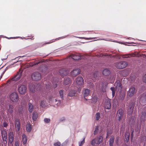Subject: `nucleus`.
<instances>
[{
  "mask_svg": "<svg viewBox=\"0 0 146 146\" xmlns=\"http://www.w3.org/2000/svg\"><path fill=\"white\" fill-rule=\"evenodd\" d=\"M22 72V70L20 69L19 71L17 72V74L10 79L8 80L7 81V82L10 83L12 81L18 80L20 79L21 76Z\"/></svg>",
  "mask_w": 146,
  "mask_h": 146,
  "instance_id": "obj_1",
  "label": "nucleus"
},
{
  "mask_svg": "<svg viewBox=\"0 0 146 146\" xmlns=\"http://www.w3.org/2000/svg\"><path fill=\"white\" fill-rule=\"evenodd\" d=\"M127 65V62L120 61L117 62L115 64V66L118 69H121L126 67Z\"/></svg>",
  "mask_w": 146,
  "mask_h": 146,
  "instance_id": "obj_2",
  "label": "nucleus"
},
{
  "mask_svg": "<svg viewBox=\"0 0 146 146\" xmlns=\"http://www.w3.org/2000/svg\"><path fill=\"white\" fill-rule=\"evenodd\" d=\"M32 79L35 81H38L40 80L41 78V74L38 72H34L32 75Z\"/></svg>",
  "mask_w": 146,
  "mask_h": 146,
  "instance_id": "obj_3",
  "label": "nucleus"
},
{
  "mask_svg": "<svg viewBox=\"0 0 146 146\" xmlns=\"http://www.w3.org/2000/svg\"><path fill=\"white\" fill-rule=\"evenodd\" d=\"M11 100L13 102H17L19 100V97L17 93L14 92L12 93L9 96Z\"/></svg>",
  "mask_w": 146,
  "mask_h": 146,
  "instance_id": "obj_4",
  "label": "nucleus"
},
{
  "mask_svg": "<svg viewBox=\"0 0 146 146\" xmlns=\"http://www.w3.org/2000/svg\"><path fill=\"white\" fill-rule=\"evenodd\" d=\"M103 138L102 136H100L99 137L94 139L92 141L91 144L93 145H95V144L99 145L102 142Z\"/></svg>",
  "mask_w": 146,
  "mask_h": 146,
  "instance_id": "obj_5",
  "label": "nucleus"
},
{
  "mask_svg": "<svg viewBox=\"0 0 146 146\" xmlns=\"http://www.w3.org/2000/svg\"><path fill=\"white\" fill-rule=\"evenodd\" d=\"M123 110L121 108L118 110L117 113V120L119 121H120L122 118L123 115Z\"/></svg>",
  "mask_w": 146,
  "mask_h": 146,
  "instance_id": "obj_6",
  "label": "nucleus"
},
{
  "mask_svg": "<svg viewBox=\"0 0 146 146\" xmlns=\"http://www.w3.org/2000/svg\"><path fill=\"white\" fill-rule=\"evenodd\" d=\"M14 133L13 132H10L8 134V143L12 144L14 140Z\"/></svg>",
  "mask_w": 146,
  "mask_h": 146,
  "instance_id": "obj_7",
  "label": "nucleus"
},
{
  "mask_svg": "<svg viewBox=\"0 0 146 146\" xmlns=\"http://www.w3.org/2000/svg\"><path fill=\"white\" fill-rule=\"evenodd\" d=\"M136 91L134 87L131 86L127 92V95L129 97H132L136 93Z\"/></svg>",
  "mask_w": 146,
  "mask_h": 146,
  "instance_id": "obj_8",
  "label": "nucleus"
},
{
  "mask_svg": "<svg viewBox=\"0 0 146 146\" xmlns=\"http://www.w3.org/2000/svg\"><path fill=\"white\" fill-rule=\"evenodd\" d=\"M27 88L26 86L22 85L19 86L18 88V91L21 94H24L25 93Z\"/></svg>",
  "mask_w": 146,
  "mask_h": 146,
  "instance_id": "obj_9",
  "label": "nucleus"
},
{
  "mask_svg": "<svg viewBox=\"0 0 146 146\" xmlns=\"http://www.w3.org/2000/svg\"><path fill=\"white\" fill-rule=\"evenodd\" d=\"M69 57L71 58H72L75 60H78L82 58V56L79 54H71L70 55Z\"/></svg>",
  "mask_w": 146,
  "mask_h": 146,
  "instance_id": "obj_10",
  "label": "nucleus"
},
{
  "mask_svg": "<svg viewBox=\"0 0 146 146\" xmlns=\"http://www.w3.org/2000/svg\"><path fill=\"white\" fill-rule=\"evenodd\" d=\"M15 127L16 131H19L20 129V123L19 120L18 119H16L15 121Z\"/></svg>",
  "mask_w": 146,
  "mask_h": 146,
  "instance_id": "obj_11",
  "label": "nucleus"
},
{
  "mask_svg": "<svg viewBox=\"0 0 146 146\" xmlns=\"http://www.w3.org/2000/svg\"><path fill=\"white\" fill-rule=\"evenodd\" d=\"M14 110V106L13 105L9 104V105L8 108L7 109V115L12 116Z\"/></svg>",
  "mask_w": 146,
  "mask_h": 146,
  "instance_id": "obj_12",
  "label": "nucleus"
},
{
  "mask_svg": "<svg viewBox=\"0 0 146 146\" xmlns=\"http://www.w3.org/2000/svg\"><path fill=\"white\" fill-rule=\"evenodd\" d=\"M134 107V105L133 103H131L128 106L127 113L128 115H131L132 113Z\"/></svg>",
  "mask_w": 146,
  "mask_h": 146,
  "instance_id": "obj_13",
  "label": "nucleus"
},
{
  "mask_svg": "<svg viewBox=\"0 0 146 146\" xmlns=\"http://www.w3.org/2000/svg\"><path fill=\"white\" fill-rule=\"evenodd\" d=\"M76 83L79 86H82L84 83V80L81 77H78L76 79Z\"/></svg>",
  "mask_w": 146,
  "mask_h": 146,
  "instance_id": "obj_14",
  "label": "nucleus"
},
{
  "mask_svg": "<svg viewBox=\"0 0 146 146\" xmlns=\"http://www.w3.org/2000/svg\"><path fill=\"white\" fill-rule=\"evenodd\" d=\"M80 71L79 69L77 68L73 70L71 72V75L73 77H75L79 74Z\"/></svg>",
  "mask_w": 146,
  "mask_h": 146,
  "instance_id": "obj_15",
  "label": "nucleus"
},
{
  "mask_svg": "<svg viewBox=\"0 0 146 146\" xmlns=\"http://www.w3.org/2000/svg\"><path fill=\"white\" fill-rule=\"evenodd\" d=\"M104 108L107 109H110L111 107V104L110 103V100H105L104 105Z\"/></svg>",
  "mask_w": 146,
  "mask_h": 146,
  "instance_id": "obj_16",
  "label": "nucleus"
},
{
  "mask_svg": "<svg viewBox=\"0 0 146 146\" xmlns=\"http://www.w3.org/2000/svg\"><path fill=\"white\" fill-rule=\"evenodd\" d=\"M59 72L62 76L66 75L68 73V71L66 68H62L60 69Z\"/></svg>",
  "mask_w": 146,
  "mask_h": 146,
  "instance_id": "obj_17",
  "label": "nucleus"
},
{
  "mask_svg": "<svg viewBox=\"0 0 146 146\" xmlns=\"http://www.w3.org/2000/svg\"><path fill=\"white\" fill-rule=\"evenodd\" d=\"M140 101L144 104H146V93L143 94L140 98Z\"/></svg>",
  "mask_w": 146,
  "mask_h": 146,
  "instance_id": "obj_18",
  "label": "nucleus"
},
{
  "mask_svg": "<svg viewBox=\"0 0 146 146\" xmlns=\"http://www.w3.org/2000/svg\"><path fill=\"white\" fill-rule=\"evenodd\" d=\"M90 90L89 89H86L85 88L84 89L83 91V96L84 99L87 100V99L86 98V97L88 96L90 94Z\"/></svg>",
  "mask_w": 146,
  "mask_h": 146,
  "instance_id": "obj_19",
  "label": "nucleus"
},
{
  "mask_svg": "<svg viewBox=\"0 0 146 146\" xmlns=\"http://www.w3.org/2000/svg\"><path fill=\"white\" fill-rule=\"evenodd\" d=\"M115 86L116 89H117L118 90H121V84L120 81H117L115 83Z\"/></svg>",
  "mask_w": 146,
  "mask_h": 146,
  "instance_id": "obj_20",
  "label": "nucleus"
},
{
  "mask_svg": "<svg viewBox=\"0 0 146 146\" xmlns=\"http://www.w3.org/2000/svg\"><path fill=\"white\" fill-rule=\"evenodd\" d=\"M35 86L32 84L29 85V88L30 91L33 92H34L35 90Z\"/></svg>",
  "mask_w": 146,
  "mask_h": 146,
  "instance_id": "obj_21",
  "label": "nucleus"
},
{
  "mask_svg": "<svg viewBox=\"0 0 146 146\" xmlns=\"http://www.w3.org/2000/svg\"><path fill=\"white\" fill-rule=\"evenodd\" d=\"M125 141L126 142H127L129 140L130 133L128 132H126L125 134Z\"/></svg>",
  "mask_w": 146,
  "mask_h": 146,
  "instance_id": "obj_22",
  "label": "nucleus"
},
{
  "mask_svg": "<svg viewBox=\"0 0 146 146\" xmlns=\"http://www.w3.org/2000/svg\"><path fill=\"white\" fill-rule=\"evenodd\" d=\"M38 117L37 113L36 112H34L32 113V119L33 121H36Z\"/></svg>",
  "mask_w": 146,
  "mask_h": 146,
  "instance_id": "obj_23",
  "label": "nucleus"
},
{
  "mask_svg": "<svg viewBox=\"0 0 146 146\" xmlns=\"http://www.w3.org/2000/svg\"><path fill=\"white\" fill-rule=\"evenodd\" d=\"M102 73L104 75L107 76L110 74V71L109 70L105 69L103 71Z\"/></svg>",
  "mask_w": 146,
  "mask_h": 146,
  "instance_id": "obj_24",
  "label": "nucleus"
},
{
  "mask_svg": "<svg viewBox=\"0 0 146 146\" xmlns=\"http://www.w3.org/2000/svg\"><path fill=\"white\" fill-rule=\"evenodd\" d=\"M114 137L112 136H111L110 139L109 141V144L110 146H113L114 142Z\"/></svg>",
  "mask_w": 146,
  "mask_h": 146,
  "instance_id": "obj_25",
  "label": "nucleus"
},
{
  "mask_svg": "<svg viewBox=\"0 0 146 146\" xmlns=\"http://www.w3.org/2000/svg\"><path fill=\"white\" fill-rule=\"evenodd\" d=\"M72 82V80L69 78H66L64 82V84L65 85H67L70 84Z\"/></svg>",
  "mask_w": 146,
  "mask_h": 146,
  "instance_id": "obj_26",
  "label": "nucleus"
},
{
  "mask_svg": "<svg viewBox=\"0 0 146 146\" xmlns=\"http://www.w3.org/2000/svg\"><path fill=\"white\" fill-rule=\"evenodd\" d=\"M22 140L23 143L24 144L27 143V137L25 134L22 135Z\"/></svg>",
  "mask_w": 146,
  "mask_h": 146,
  "instance_id": "obj_27",
  "label": "nucleus"
},
{
  "mask_svg": "<svg viewBox=\"0 0 146 146\" xmlns=\"http://www.w3.org/2000/svg\"><path fill=\"white\" fill-rule=\"evenodd\" d=\"M146 112L145 111L143 112L141 117V121L142 122L143 121L145 120L146 119L145 116Z\"/></svg>",
  "mask_w": 146,
  "mask_h": 146,
  "instance_id": "obj_28",
  "label": "nucleus"
},
{
  "mask_svg": "<svg viewBox=\"0 0 146 146\" xmlns=\"http://www.w3.org/2000/svg\"><path fill=\"white\" fill-rule=\"evenodd\" d=\"M76 93V91L74 90H72L69 93L68 95L69 96L72 97L75 96Z\"/></svg>",
  "mask_w": 146,
  "mask_h": 146,
  "instance_id": "obj_29",
  "label": "nucleus"
},
{
  "mask_svg": "<svg viewBox=\"0 0 146 146\" xmlns=\"http://www.w3.org/2000/svg\"><path fill=\"white\" fill-rule=\"evenodd\" d=\"M26 129L28 132H31L32 129L31 125L30 124H28L26 126Z\"/></svg>",
  "mask_w": 146,
  "mask_h": 146,
  "instance_id": "obj_30",
  "label": "nucleus"
},
{
  "mask_svg": "<svg viewBox=\"0 0 146 146\" xmlns=\"http://www.w3.org/2000/svg\"><path fill=\"white\" fill-rule=\"evenodd\" d=\"M28 105L29 111L31 113L33 109V106L32 104L30 103H29Z\"/></svg>",
  "mask_w": 146,
  "mask_h": 146,
  "instance_id": "obj_31",
  "label": "nucleus"
},
{
  "mask_svg": "<svg viewBox=\"0 0 146 146\" xmlns=\"http://www.w3.org/2000/svg\"><path fill=\"white\" fill-rule=\"evenodd\" d=\"M1 134L2 137H7V133L5 130H3L1 131Z\"/></svg>",
  "mask_w": 146,
  "mask_h": 146,
  "instance_id": "obj_32",
  "label": "nucleus"
},
{
  "mask_svg": "<svg viewBox=\"0 0 146 146\" xmlns=\"http://www.w3.org/2000/svg\"><path fill=\"white\" fill-rule=\"evenodd\" d=\"M98 100V98L96 96H93L91 99V102L92 103H95Z\"/></svg>",
  "mask_w": 146,
  "mask_h": 146,
  "instance_id": "obj_33",
  "label": "nucleus"
},
{
  "mask_svg": "<svg viewBox=\"0 0 146 146\" xmlns=\"http://www.w3.org/2000/svg\"><path fill=\"white\" fill-rule=\"evenodd\" d=\"M51 83H48L47 84H46V91H49L50 90V89H51Z\"/></svg>",
  "mask_w": 146,
  "mask_h": 146,
  "instance_id": "obj_34",
  "label": "nucleus"
},
{
  "mask_svg": "<svg viewBox=\"0 0 146 146\" xmlns=\"http://www.w3.org/2000/svg\"><path fill=\"white\" fill-rule=\"evenodd\" d=\"M45 102V101L44 100L42 101L41 102L40 106L42 108H44L46 106Z\"/></svg>",
  "mask_w": 146,
  "mask_h": 146,
  "instance_id": "obj_35",
  "label": "nucleus"
},
{
  "mask_svg": "<svg viewBox=\"0 0 146 146\" xmlns=\"http://www.w3.org/2000/svg\"><path fill=\"white\" fill-rule=\"evenodd\" d=\"M100 117V114L99 113H97L96 114V119L97 121L99 120Z\"/></svg>",
  "mask_w": 146,
  "mask_h": 146,
  "instance_id": "obj_36",
  "label": "nucleus"
},
{
  "mask_svg": "<svg viewBox=\"0 0 146 146\" xmlns=\"http://www.w3.org/2000/svg\"><path fill=\"white\" fill-rule=\"evenodd\" d=\"M99 127L98 126H96L95 127V130L94 131V134L96 135L98 133L99 131Z\"/></svg>",
  "mask_w": 146,
  "mask_h": 146,
  "instance_id": "obj_37",
  "label": "nucleus"
},
{
  "mask_svg": "<svg viewBox=\"0 0 146 146\" xmlns=\"http://www.w3.org/2000/svg\"><path fill=\"white\" fill-rule=\"evenodd\" d=\"M59 94L60 97L63 99V90H60L59 92Z\"/></svg>",
  "mask_w": 146,
  "mask_h": 146,
  "instance_id": "obj_38",
  "label": "nucleus"
},
{
  "mask_svg": "<svg viewBox=\"0 0 146 146\" xmlns=\"http://www.w3.org/2000/svg\"><path fill=\"white\" fill-rule=\"evenodd\" d=\"M85 142V138L83 140L79 142V146H82Z\"/></svg>",
  "mask_w": 146,
  "mask_h": 146,
  "instance_id": "obj_39",
  "label": "nucleus"
},
{
  "mask_svg": "<svg viewBox=\"0 0 146 146\" xmlns=\"http://www.w3.org/2000/svg\"><path fill=\"white\" fill-rule=\"evenodd\" d=\"M54 146H60L61 144L59 141L55 143L54 144Z\"/></svg>",
  "mask_w": 146,
  "mask_h": 146,
  "instance_id": "obj_40",
  "label": "nucleus"
},
{
  "mask_svg": "<svg viewBox=\"0 0 146 146\" xmlns=\"http://www.w3.org/2000/svg\"><path fill=\"white\" fill-rule=\"evenodd\" d=\"M132 131V132L131 133V139H132L133 138V132H134V129H132L131 130Z\"/></svg>",
  "mask_w": 146,
  "mask_h": 146,
  "instance_id": "obj_41",
  "label": "nucleus"
},
{
  "mask_svg": "<svg viewBox=\"0 0 146 146\" xmlns=\"http://www.w3.org/2000/svg\"><path fill=\"white\" fill-rule=\"evenodd\" d=\"M98 72H95L94 74V77L95 78H96L97 77L98 75Z\"/></svg>",
  "mask_w": 146,
  "mask_h": 146,
  "instance_id": "obj_42",
  "label": "nucleus"
},
{
  "mask_svg": "<svg viewBox=\"0 0 146 146\" xmlns=\"http://www.w3.org/2000/svg\"><path fill=\"white\" fill-rule=\"evenodd\" d=\"M44 121L46 123H48L50 121V119L48 118H45L44 119Z\"/></svg>",
  "mask_w": 146,
  "mask_h": 146,
  "instance_id": "obj_43",
  "label": "nucleus"
},
{
  "mask_svg": "<svg viewBox=\"0 0 146 146\" xmlns=\"http://www.w3.org/2000/svg\"><path fill=\"white\" fill-rule=\"evenodd\" d=\"M143 82L146 83V74L143 77Z\"/></svg>",
  "mask_w": 146,
  "mask_h": 146,
  "instance_id": "obj_44",
  "label": "nucleus"
},
{
  "mask_svg": "<svg viewBox=\"0 0 146 146\" xmlns=\"http://www.w3.org/2000/svg\"><path fill=\"white\" fill-rule=\"evenodd\" d=\"M8 126V124L6 122H4L3 123V127H6Z\"/></svg>",
  "mask_w": 146,
  "mask_h": 146,
  "instance_id": "obj_45",
  "label": "nucleus"
},
{
  "mask_svg": "<svg viewBox=\"0 0 146 146\" xmlns=\"http://www.w3.org/2000/svg\"><path fill=\"white\" fill-rule=\"evenodd\" d=\"M3 141H7V137H2Z\"/></svg>",
  "mask_w": 146,
  "mask_h": 146,
  "instance_id": "obj_46",
  "label": "nucleus"
},
{
  "mask_svg": "<svg viewBox=\"0 0 146 146\" xmlns=\"http://www.w3.org/2000/svg\"><path fill=\"white\" fill-rule=\"evenodd\" d=\"M108 84V83L107 82H104V83H103V84L102 85V86L103 87L104 86V85H105V86H106Z\"/></svg>",
  "mask_w": 146,
  "mask_h": 146,
  "instance_id": "obj_47",
  "label": "nucleus"
},
{
  "mask_svg": "<svg viewBox=\"0 0 146 146\" xmlns=\"http://www.w3.org/2000/svg\"><path fill=\"white\" fill-rule=\"evenodd\" d=\"M110 89L112 91V92H115V88L114 87H111Z\"/></svg>",
  "mask_w": 146,
  "mask_h": 146,
  "instance_id": "obj_48",
  "label": "nucleus"
},
{
  "mask_svg": "<svg viewBox=\"0 0 146 146\" xmlns=\"http://www.w3.org/2000/svg\"><path fill=\"white\" fill-rule=\"evenodd\" d=\"M7 141H4V145L6 146L7 143Z\"/></svg>",
  "mask_w": 146,
  "mask_h": 146,
  "instance_id": "obj_49",
  "label": "nucleus"
},
{
  "mask_svg": "<svg viewBox=\"0 0 146 146\" xmlns=\"http://www.w3.org/2000/svg\"><path fill=\"white\" fill-rule=\"evenodd\" d=\"M115 92H112V95L113 97H114V96H115Z\"/></svg>",
  "mask_w": 146,
  "mask_h": 146,
  "instance_id": "obj_50",
  "label": "nucleus"
},
{
  "mask_svg": "<svg viewBox=\"0 0 146 146\" xmlns=\"http://www.w3.org/2000/svg\"><path fill=\"white\" fill-rule=\"evenodd\" d=\"M121 131H124V128L123 127H121L120 129Z\"/></svg>",
  "mask_w": 146,
  "mask_h": 146,
  "instance_id": "obj_51",
  "label": "nucleus"
},
{
  "mask_svg": "<svg viewBox=\"0 0 146 146\" xmlns=\"http://www.w3.org/2000/svg\"><path fill=\"white\" fill-rule=\"evenodd\" d=\"M130 79L131 81H134L135 80V78H133L131 77Z\"/></svg>",
  "mask_w": 146,
  "mask_h": 146,
  "instance_id": "obj_52",
  "label": "nucleus"
},
{
  "mask_svg": "<svg viewBox=\"0 0 146 146\" xmlns=\"http://www.w3.org/2000/svg\"><path fill=\"white\" fill-rule=\"evenodd\" d=\"M128 55H130V56H135V54H132V55H131V54H129V55H128V54H126V56H127Z\"/></svg>",
  "mask_w": 146,
  "mask_h": 146,
  "instance_id": "obj_53",
  "label": "nucleus"
},
{
  "mask_svg": "<svg viewBox=\"0 0 146 146\" xmlns=\"http://www.w3.org/2000/svg\"><path fill=\"white\" fill-rule=\"evenodd\" d=\"M19 113H20L21 114H23V110H21L20 111H19Z\"/></svg>",
  "mask_w": 146,
  "mask_h": 146,
  "instance_id": "obj_54",
  "label": "nucleus"
},
{
  "mask_svg": "<svg viewBox=\"0 0 146 146\" xmlns=\"http://www.w3.org/2000/svg\"><path fill=\"white\" fill-rule=\"evenodd\" d=\"M29 37H31V38H30L31 39H34V38H33V36H30Z\"/></svg>",
  "mask_w": 146,
  "mask_h": 146,
  "instance_id": "obj_55",
  "label": "nucleus"
},
{
  "mask_svg": "<svg viewBox=\"0 0 146 146\" xmlns=\"http://www.w3.org/2000/svg\"><path fill=\"white\" fill-rule=\"evenodd\" d=\"M52 42H51V41H50V42H48L47 43H46L45 44H50V43H51Z\"/></svg>",
  "mask_w": 146,
  "mask_h": 146,
  "instance_id": "obj_56",
  "label": "nucleus"
},
{
  "mask_svg": "<svg viewBox=\"0 0 146 146\" xmlns=\"http://www.w3.org/2000/svg\"><path fill=\"white\" fill-rule=\"evenodd\" d=\"M15 146H19L17 144L15 143Z\"/></svg>",
  "mask_w": 146,
  "mask_h": 146,
  "instance_id": "obj_57",
  "label": "nucleus"
},
{
  "mask_svg": "<svg viewBox=\"0 0 146 146\" xmlns=\"http://www.w3.org/2000/svg\"><path fill=\"white\" fill-rule=\"evenodd\" d=\"M57 101V100L55 99V101L56 102Z\"/></svg>",
  "mask_w": 146,
  "mask_h": 146,
  "instance_id": "obj_58",
  "label": "nucleus"
},
{
  "mask_svg": "<svg viewBox=\"0 0 146 146\" xmlns=\"http://www.w3.org/2000/svg\"><path fill=\"white\" fill-rule=\"evenodd\" d=\"M29 39V38H26V39Z\"/></svg>",
  "mask_w": 146,
  "mask_h": 146,
  "instance_id": "obj_59",
  "label": "nucleus"
},
{
  "mask_svg": "<svg viewBox=\"0 0 146 146\" xmlns=\"http://www.w3.org/2000/svg\"><path fill=\"white\" fill-rule=\"evenodd\" d=\"M38 63H39V62H38V63H36V64H38Z\"/></svg>",
  "mask_w": 146,
  "mask_h": 146,
  "instance_id": "obj_60",
  "label": "nucleus"
},
{
  "mask_svg": "<svg viewBox=\"0 0 146 146\" xmlns=\"http://www.w3.org/2000/svg\"><path fill=\"white\" fill-rule=\"evenodd\" d=\"M5 71L4 72H3V73H4L5 72Z\"/></svg>",
  "mask_w": 146,
  "mask_h": 146,
  "instance_id": "obj_61",
  "label": "nucleus"
},
{
  "mask_svg": "<svg viewBox=\"0 0 146 146\" xmlns=\"http://www.w3.org/2000/svg\"><path fill=\"white\" fill-rule=\"evenodd\" d=\"M80 90H81V89H80V90H79V91H80Z\"/></svg>",
  "mask_w": 146,
  "mask_h": 146,
  "instance_id": "obj_62",
  "label": "nucleus"
},
{
  "mask_svg": "<svg viewBox=\"0 0 146 146\" xmlns=\"http://www.w3.org/2000/svg\"><path fill=\"white\" fill-rule=\"evenodd\" d=\"M1 50V48L0 47V50Z\"/></svg>",
  "mask_w": 146,
  "mask_h": 146,
  "instance_id": "obj_63",
  "label": "nucleus"
}]
</instances>
